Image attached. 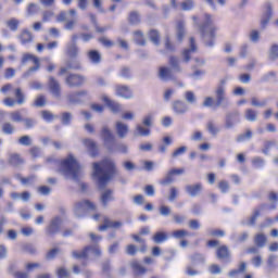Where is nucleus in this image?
<instances>
[{
	"label": "nucleus",
	"instance_id": "nucleus-51",
	"mask_svg": "<svg viewBox=\"0 0 278 278\" xmlns=\"http://www.w3.org/2000/svg\"><path fill=\"white\" fill-rule=\"evenodd\" d=\"M271 147H277L276 140L265 141L264 149L262 150V153H264V155H269V151H270Z\"/></svg>",
	"mask_w": 278,
	"mask_h": 278
},
{
	"label": "nucleus",
	"instance_id": "nucleus-17",
	"mask_svg": "<svg viewBox=\"0 0 278 278\" xmlns=\"http://www.w3.org/2000/svg\"><path fill=\"white\" fill-rule=\"evenodd\" d=\"M238 123H240V112L235 111L226 115V121H225L226 129H231V127H233V125H238Z\"/></svg>",
	"mask_w": 278,
	"mask_h": 278
},
{
	"label": "nucleus",
	"instance_id": "nucleus-19",
	"mask_svg": "<svg viewBox=\"0 0 278 278\" xmlns=\"http://www.w3.org/2000/svg\"><path fill=\"white\" fill-rule=\"evenodd\" d=\"M66 84L67 86H70V88H77L84 85V78L81 77V75L70 74L66 77Z\"/></svg>",
	"mask_w": 278,
	"mask_h": 278
},
{
	"label": "nucleus",
	"instance_id": "nucleus-58",
	"mask_svg": "<svg viewBox=\"0 0 278 278\" xmlns=\"http://www.w3.org/2000/svg\"><path fill=\"white\" fill-rule=\"evenodd\" d=\"M40 8L36 3H29L27 7L28 16H33V14H38Z\"/></svg>",
	"mask_w": 278,
	"mask_h": 278
},
{
	"label": "nucleus",
	"instance_id": "nucleus-53",
	"mask_svg": "<svg viewBox=\"0 0 278 278\" xmlns=\"http://www.w3.org/2000/svg\"><path fill=\"white\" fill-rule=\"evenodd\" d=\"M128 21L131 25H138L140 23V14L136 11L130 12Z\"/></svg>",
	"mask_w": 278,
	"mask_h": 278
},
{
	"label": "nucleus",
	"instance_id": "nucleus-36",
	"mask_svg": "<svg viewBox=\"0 0 278 278\" xmlns=\"http://www.w3.org/2000/svg\"><path fill=\"white\" fill-rule=\"evenodd\" d=\"M18 39L21 40L22 45H27V42H31V40H34V37L29 30L24 29L20 34Z\"/></svg>",
	"mask_w": 278,
	"mask_h": 278
},
{
	"label": "nucleus",
	"instance_id": "nucleus-32",
	"mask_svg": "<svg viewBox=\"0 0 278 278\" xmlns=\"http://www.w3.org/2000/svg\"><path fill=\"white\" fill-rule=\"evenodd\" d=\"M101 268L106 278H112V261L110 258L101 263Z\"/></svg>",
	"mask_w": 278,
	"mask_h": 278
},
{
	"label": "nucleus",
	"instance_id": "nucleus-56",
	"mask_svg": "<svg viewBox=\"0 0 278 278\" xmlns=\"http://www.w3.org/2000/svg\"><path fill=\"white\" fill-rule=\"evenodd\" d=\"M18 144H21L22 147H31V137L25 135V136H22L20 139H18Z\"/></svg>",
	"mask_w": 278,
	"mask_h": 278
},
{
	"label": "nucleus",
	"instance_id": "nucleus-14",
	"mask_svg": "<svg viewBox=\"0 0 278 278\" xmlns=\"http://www.w3.org/2000/svg\"><path fill=\"white\" fill-rule=\"evenodd\" d=\"M22 64H33L30 71H38L40 68V59L34 54H23Z\"/></svg>",
	"mask_w": 278,
	"mask_h": 278
},
{
	"label": "nucleus",
	"instance_id": "nucleus-61",
	"mask_svg": "<svg viewBox=\"0 0 278 278\" xmlns=\"http://www.w3.org/2000/svg\"><path fill=\"white\" fill-rule=\"evenodd\" d=\"M41 118H43V121H46V123H51L54 118V115H53V113H51L49 111H42Z\"/></svg>",
	"mask_w": 278,
	"mask_h": 278
},
{
	"label": "nucleus",
	"instance_id": "nucleus-60",
	"mask_svg": "<svg viewBox=\"0 0 278 278\" xmlns=\"http://www.w3.org/2000/svg\"><path fill=\"white\" fill-rule=\"evenodd\" d=\"M264 164H265V161L261 156H255L252 160V165L254 166V168H262V166H264Z\"/></svg>",
	"mask_w": 278,
	"mask_h": 278
},
{
	"label": "nucleus",
	"instance_id": "nucleus-54",
	"mask_svg": "<svg viewBox=\"0 0 278 278\" xmlns=\"http://www.w3.org/2000/svg\"><path fill=\"white\" fill-rule=\"evenodd\" d=\"M56 276L58 278H68L71 277V271L66 267H59L56 269Z\"/></svg>",
	"mask_w": 278,
	"mask_h": 278
},
{
	"label": "nucleus",
	"instance_id": "nucleus-50",
	"mask_svg": "<svg viewBox=\"0 0 278 278\" xmlns=\"http://www.w3.org/2000/svg\"><path fill=\"white\" fill-rule=\"evenodd\" d=\"M253 138V131L248 129L245 134H241L237 137V142H244L245 140H251Z\"/></svg>",
	"mask_w": 278,
	"mask_h": 278
},
{
	"label": "nucleus",
	"instance_id": "nucleus-15",
	"mask_svg": "<svg viewBox=\"0 0 278 278\" xmlns=\"http://www.w3.org/2000/svg\"><path fill=\"white\" fill-rule=\"evenodd\" d=\"M102 101L105 103L106 108L113 112V114H118L123 112V105L121 103L110 99L108 96H102Z\"/></svg>",
	"mask_w": 278,
	"mask_h": 278
},
{
	"label": "nucleus",
	"instance_id": "nucleus-37",
	"mask_svg": "<svg viewBox=\"0 0 278 278\" xmlns=\"http://www.w3.org/2000/svg\"><path fill=\"white\" fill-rule=\"evenodd\" d=\"M72 257H74V260H90L88 256V251L86 250V247L81 251H77V250L73 251Z\"/></svg>",
	"mask_w": 278,
	"mask_h": 278
},
{
	"label": "nucleus",
	"instance_id": "nucleus-11",
	"mask_svg": "<svg viewBox=\"0 0 278 278\" xmlns=\"http://www.w3.org/2000/svg\"><path fill=\"white\" fill-rule=\"evenodd\" d=\"M88 97V90L74 91L67 94V101L71 105H81L86 103Z\"/></svg>",
	"mask_w": 278,
	"mask_h": 278
},
{
	"label": "nucleus",
	"instance_id": "nucleus-26",
	"mask_svg": "<svg viewBox=\"0 0 278 278\" xmlns=\"http://www.w3.org/2000/svg\"><path fill=\"white\" fill-rule=\"evenodd\" d=\"M110 201H114V190L106 189L104 192H102L100 197V202L103 205V207H108Z\"/></svg>",
	"mask_w": 278,
	"mask_h": 278
},
{
	"label": "nucleus",
	"instance_id": "nucleus-25",
	"mask_svg": "<svg viewBox=\"0 0 278 278\" xmlns=\"http://www.w3.org/2000/svg\"><path fill=\"white\" fill-rule=\"evenodd\" d=\"M65 53L67 58L75 59L79 55V48L77 47V42H70L66 46Z\"/></svg>",
	"mask_w": 278,
	"mask_h": 278
},
{
	"label": "nucleus",
	"instance_id": "nucleus-59",
	"mask_svg": "<svg viewBox=\"0 0 278 278\" xmlns=\"http://www.w3.org/2000/svg\"><path fill=\"white\" fill-rule=\"evenodd\" d=\"M59 253H60V248L51 249L46 254V260H55V257H58Z\"/></svg>",
	"mask_w": 278,
	"mask_h": 278
},
{
	"label": "nucleus",
	"instance_id": "nucleus-31",
	"mask_svg": "<svg viewBox=\"0 0 278 278\" xmlns=\"http://www.w3.org/2000/svg\"><path fill=\"white\" fill-rule=\"evenodd\" d=\"M176 31H177V40L181 42V40H184V37L186 36V22L178 21L176 25Z\"/></svg>",
	"mask_w": 278,
	"mask_h": 278
},
{
	"label": "nucleus",
	"instance_id": "nucleus-29",
	"mask_svg": "<svg viewBox=\"0 0 278 278\" xmlns=\"http://www.w3.org/2000/svg\"><path fill=\"white\" fill-rule=\"evenodd\" d=\"M85 248H86L89 260H90V255H93V257H101L102 252H101V247H99V244H90V245H86Z\"/></svg>",
	"mask_w": 278,
	"mask_h": 278
},
{
	"label": "nucleus",
	"instance_id": "nucleus-62",
	"mask_svg": "<svg viewBox=\"0 0 278 278\" xmlns=\"http://www.w3.org/2000/svg\"><path fill=\"white\" fill-rule=\"evenodd\" d=\"M269 60H278V46H271L269 50Z\"/></svg>",
	"mask_w": 278,
	"mask_h": 278
},
{
	"label": "nucleus",
	"instance_id": "nucleus-44",
	"mask_svg": "<svg viewBox=\"0 0 278 278\" xmlns=\"http://www.w3.org/2000/svg\"><path fill=\"white\" fill-rule=\"evenodd\" d=\"M14 94L16 99L15 102L17 103V105H23V103H25V93H23V89L16 88Z\"/></svg>",
	"mask_w": 278,
	"mask_h": 278
},
{
	"label": "nucleus",
	"instance_id": "nucleus-45",
	"mask_svg": "<svg viewBox=\"0 0 278 278\" xmlns=\"http://www.w3.org/2000/svg\"><path fill=\"white\" fill-rule=\"evenodd\" d=\"M72 121H73V114L71 112H63L61 114L62 125L68 126V125H71Z\"/></svg>",
	"mask_w": 278,
	"mask_h": 278
},
{
	"label": "nucleus",
	"instance_id": "nucleus-55",
	"mask_svg": "<svg viewBox=\"0 0 278 278\" xmlns=\"http://www.w3.org/2000/svg\"><path fill=\"white\" fill-rule=\"evenodd\" d=\"M149 38L153 45H160V33L157 30H150Z\"/></svg>",
	"mask_w": 278,
	"mask_h": 278
},
{
	"label": "nucleus",
	"instance_id": "nucleus-8",
	"mask_svg": "<svg viewBox=\"0 0 278 278\" xmlns=\"http://www.w3.org/2000/svg\"><path fill=\"white\" fill-rule=\"evenodd\" d=\"M88 212H97V205L90 200L79 201L74 206V214L76 218H84Z\"/></svg>",
	"mask_w": 278,
	"mask_h": 278
},
{
	"label": "nucleus",
	"instance_id": "nucleus-18",
	"mask_svg": "<svg viewBox=\"0 0 278 278\" xmlns=\"http://www.w3.org/2000/svg\"><path fill=\"white\" fill-rule=\"evenodd\" d=\"M185 192L187 194H189V197H199V194H201V192H203V184L201 182H197L194 185H187L185 187Z\"/></svg>",
	"mask_w": 278,
	"mask_h": 278
},
{
	"label": "nucleus",
	"instance_id": "nucleus-30",
	"mask_svg": "<svg viewBox=\"0 0 278 278\" xmlns=\"http://www.w3.org/2000/svg\"><path fill=\"white\" fill-rule=\"evenodd\" d=\"M192 53H197V43L194 42V38H190V48L184 50L182 55L185 58V62H190V56Z\"/></svg>",
	"mask_w": 278,
	"mask_h": 278
},
{
	"label": "nucleus",
	"instance_id": "nucleus-46",
	"mask_svg": "<svg viewBox=\"0 0 278 278\" xmlns=\"http://www.w3.org/2000/svg\"><path fill=\"white\" fill-rule=\"evenodd\" d=\"M251 105L253 108H266V105H268V100L264 99L260 101L257 98H251Z\"/></svg>",
	"mask_w": 278,
	"mask_h": 278
},
{
	"label": "nucleus",
	"instance_id": "nucleus-4",
	"mask_svg": "<svg viewBox=\"0 0 278 278\" xmlns=\"http://www.w3.org/2000/svg\"><path fill=\"white\" fill-rule=\"evenodd\" d=\"M191 264L185 267V275L187 277H197L201 275V270L197 269V266H203L205 264V255L199 252H195L189 256Z\"/></svg>",
	"mask_w": 278,
	"mask_h": 278
},
{
	"label": "nucleus",
	"instance_id": "nucleus-52",
	"mask_svg": "<svg viewBox=\"0 0 278 278\" xmlns=\"http://www.w3.org/2000/svg\"><path fill=\"white\" fill-rule=\"evenodd\" d=\"M277 255L270 254L267 258V266L270 270H275L277 268Z\"/></svg>",
	"mask_w": 278,
	"mask_h": 278
},
{
	"label": "nucleus",
	"instance_id": "nucleus-10",
	"mask_svg": "<svg viewBox=\"0 0 278 278\" xmlns=\"http://www.w3.org/2000/svg\"><path fill=\"white\" fill-rule=\"evenodd\" d=\"M62 217H53L46 227V236H49L50 238H53V236H58V233H60L62 229Z\"/></svg>",
	"mask_w": 278,
	"mask_h": 278
},
{
	"label": "nucleus",
	"instance_id": "nucleus-12",
	"mask_svg": "<svg viewBox=\"0 0 278 278\" xmlns=\"http://www.w3.org/2000/svg\"><path fill=\"white\" fill-rule=\"evenodd\" d=\"M216 257L220 260V262H225V264L231 263V251H229V247L220 245L217 248Z\"/></svg>",
	"mask_w": 278,
	"mask_h": 278
},
{
	"label": "nucleus",
	"instance_id": "nucleus-23",
	"mask_svg": "<svg viewBox=\"0 0 278 278\" xmlns=\"http://www.w3.org/2000/svg\"><path fill=\"white\" fill-rule=\"evenodd\" d=\"M157 77L161 81H175L177 80V75L173 71H159Z\"/></svg>",
	"mask_w": 278,
	"mask_h": 278
},
{
	"label": "nucleus",
	"instance_id": "nucleus-38",
	"mask_svg": "<svg viewBox=\"0 0 278 278\" xmlns=\"http://www.w3.org/2000/svg\"><path fill=\"white\" fill-rule=\"evenodd\" d=\"M87 55L92 64H99L101 62V53L97 50H90Z\"/></svg>",
	"mask_w": 278,
	"mask_h": 278
},
{
	"label": "nucleus",
	"instance_id": "nucleus-24",
	"mask_svg": "<svg viewBox=\"0 0 278 278\" xmlns=\"http://www.w3.org/2000/svg\"><path fill=\"white\" fill-rule=\"evenodd\" d=\"M135 277H142L147 275V267L142 266L138 261H132L130 264Z\"/></svg>",
	"mask_w": 278,
	"mask_h": 278
},
{
	"label": "nucleus",
	"instance_id": "nucleus-41",
	"mask_svg": "<svg viewBox=\"0 0 278 278\" xmlns=\"http://www.w3.org/2000/svg\"><path fill=\"white\" fill-rule=\"evenodd\" d=\"M266 235L264 233H258L255 236L254 238V243L256 244V247L258 249H264V247H266Z\"/></svg>",
	"mask_w": 278,
	"mask_h": 278
},
{
	"label": "nucleus",
	"instance_id": "nucleus-64",
	"mask_svg": "<svg viewBox=\"0 0 278 278\" xmlns=\"http://www.w3.org/2000/svg\"><path fill=\"white\" fill-rule=\"evenodd\" d=\"M186 151H188V147L182 146V147L176 149V150L172 153V157H179V155H184V153H186Z\"/></svg>",
	"mask_w": 278,
	"mask_h": 278
},
{
	"label": "nucleus",
	"instance_id": "nucleus-3",
	"mask_svg": "<svg viewBox=\"0 0 278 278\" xmlns=\"http://www.w3.org/2000/svg\"><path fill=\"white\" fill-rule=\"evenodd\" d=\"M228 77H224L219 80V84L215 88V108H223L226 110L230 105L229 98H227V91L225 86H227Z\"/></svg>",
	"mask_w": 278,
	"mask_h": 278
},
{
	"label": "nucleus",
	"instance_id": "nucleus-48",
	"mask_svg": "<svg viewBox=\"0 0 278 278\" xmlns=\"http://www.w3.org/2000/svg\"><path fill=\"white\" fill-rule=\"evenodd\" d=\"M2 134H5L7 136H12L14 134V125L12 123L7 122L2 125Z\"/></svg>",
	"mask_w": 278,
	"mask_h": 278
},
{
	"label": "nucleus",
	"instance_id": "nucleus-43",
	"mask_svg": "<svg viewBox=\"0 0 278 278\" xmlns=\"http://www.w3.org/2000/svg\"><path fill=\"white\" fill-rule=\"evenodd\" d=\"M245 119H248L250 123H255L257 121V111L253 109H247L244 113Z\"/></svg>",
	"mask_w": 278,
	"mask_h": 278
},
{
	"label": "nucleus",
	"instance_id": "nucleus-5",
	"mask_svg": "<svg viewBox=\"0 0 278 278\" xmlns=\"http://www.w3.org/2000/svg\"><path fill=\"white\" fill-rule=\"evenodd\" d=\"M56 21L58 23H65L64 29H66L67 31H73L78 23L77 11H75V9H71L68 13L66 11H63L59 13V15L56 16Z\"/></svg>",
	"mask_w": 278,
	"mask_h": 278
},
{
	"label": "nucleus",
	"instance_id": "nucleus-40",
	"mask_svg": "<svg viewBox=\"0 0 278 278\" xmlns=\"http://www.w3.org/2000/svg\"><path fill=\"white\" fill-rule=\"evenodd\" d=\"M134 40L136 45H139L140 47H144L147 45V40L144 39V34L142 31L137 30L134 33Z\"/></svg>",
	"mask_w": 278,
	"mask_h": 278
},
{
	"label": "nucleus",
	"instance_id": "nucleus-9",
	"mask_svg": "<svg viewBox=\"0 0 278 278\" xmlns=\"http://www.w3.org/2000/svg\"><path fill=\"white\" fill-rule=\"evenodd\" d=\"M100 136L109 153H114L116 151V137L114 136L112 130H110L108 126H103L101 128Z\"/></svg>",
	"mask_w": 278,
	"mask_h": 278
},
{
	"label": "nucleus",
	"instance_id": "nucleus-42",
	"mask_svg": "<svg viewBox=\"0 0 278 278\" xmlns=\"http://www.w3.org/2000/svg\"><path fill=\"white\" fill-rule=\"evenodd\" d=\"M7 27L11 30V31H17L18 30V25H21V21H18L17 18H10L5 22Z\"/></svg>",
	"mask_w": 278,
	"mask_h": 278
},
{
	"label": "nucleus",
	"instance_id": "nucleus-33",
	"mask_svg": "<svg viewBox=\"0 0 278 278\" xmlns=\"http://www.w3.org/2000/svg\"><path fill=\"white\" fill-rule=\"evenodd\" d=\"M152 240L155 244H162L163 242H166V240H168V232L157 231L152 237Z\"/></svg>",
	"mask_w": 278,
	"mask_h": 278
},
{
	"label": "nucleus",
	"instance_id": "nucleus-47",
	"mask_svg": "<svg viewBox=\"0 0 278 278\" xmlns=\"http://www.w3.org/2000/svg\"><path fill=\"white\" fill-rule=\"evenodd\" d=\"M175 181L170 172H168L163 179L159 181L161 186H170Z\"/></svg>",
	"mask_w": 278,
	"mask_h": 278
},
{
	"label": "nucleus",
	"instance_id": "nucleus-63",
	"mask_svg": "<svg viewBox=\"0 0 278 278\" xmlns=\"http://www.w3.org/2000/svg\"><path fill=\"white\" fill-rule=\"evenodd\" d=\"M218 188L223 194H226V192H229V182H227V180H222L218 184Z\"/></svg>",
	"mask_w": 278,
	"mask_h": 278
},
{
	"label": "nucleus",
	"instance_id": "nucleus-35",
	"mask_svg": "<svg viewBox=\"0 0 278 278\" xmlns=\"http://www.w3.org/2000/svg\"><path fill=\"white\" fill-rule=\"evenodd\" d=\"M266 5L267 10L261 20V25H263V27H266V25H268V21L273 18V5L270 3H267Z\"/></svg>",
	"mask_w": 278,
	"mask_h": 278
},
{
	"label": "nucleus",
	"instance_id": "nucleus-49",
	"mask_svg": "<svg viewBox=\"0 0 278 278\" xmlns=\"http://www.w3.org/2000/svg\"><path fill=\"white\" fill-rule=\"evenodd\" d=\"M206 129H207L208 134H211L212 136H217V134L219 131L218 127H216V125L214 124L213 121L207 122Z\"/></svg>",
	"mask_w": 278,
	"mask_h": 278
},
{
	"label": "nucleus",
	"instance_id": "nucleus-6",
	"mask_svg": "<svg viewBox=\"0 0 278 278\" xmlns=\"http://www.w3.org/2000/svg\"><path fill=\"white\" fill-rule=\"evenodd\" d=\"M201 34L205 40L211 38L208 42H206V47H214V34L216 31V26H214V21L212 20V15H205V21L202 26H200Z\"/></svg>",
	"mask_w": 278,
	"mask_h": 278
},
{
	"label": "nucleus",
	"instance_id": "nucleus-57",
	"mask_svg": "<svg viewBox=\"0 0 278 278\" xmlns=\"http://www.w3.org/2000/svg\"><path fill=\"white\" fill-rule=\"evenodd\" d=\"M17 179H20L23 186H27V184H34V181L36 180V176L31 175L28 177H21V175H17Z\"/></svg>",
	"mask_w": 278,
	"mask_h": 278
},
{
	"label": "nucleus",
	"instance_id": "nucleus-2",
	"mask_svg": "<svg viewBox=\"0 0 278 278\" xmlns=\"http://www.w3.org/2000/svg\"><path fill=\"white\" fill-rule=\"evenodd\" d=\"M79 163L75 160L73 154H70L67 159L61 163V173L65 179H72L73 181H79Z\"/></svg>",
	"mask_w": 278,
	"mask_h": 278
},
{
	"label": "nucleus",
	"instance_id": "nucleus-27",
	"mask_svg": "<svg viewBox=\"0 0 278 278\" xmlns=\"http://www.w3.org/2000/svg\"><path fill=\"white\" fill-rule=\"evenodd\" d=\"M9 164L10 166L17 168V166H22V164H25V160H23V157H21V154L18 153H11L9 155Z\"/></svg>",
	"mask_w": 278,
	"mask_h": 278
},
{
	"label": "nucleus",
	"instance_id": "nucleus-28",
	"mask_svg": "<svg viewBox=\"0 0 278 278\" xmlns=\"http://www.w3.org/2000/svg\"><path fill=\"white\" fill-rule=\"evenodd\" d=\"M173 110L176 114H186L188 112V104L181 100H176L173 103Z\"/></svg>",
	"mask_w": 278,
	"mask_h": 278
},
{
	"label": "nucleus",
	"instance_id": "nucleus-16",
	"mask_svg": "<svg viewBox=\"0 0 278 278\" xmlns=\"http://www.w3.org/2000/svg\"><path fill=\"white\" fill-rule=\"evenodd\" d=\"M49 91L53 97L56 99H60L62 97V87L60 86V83L54 79L52 76L49 78Z\"/></svg>",
	"mask_w": 278,
	"mask_h": 278
},
{
	"label": "nucleus",
	"instance_id": "nucleus-34",
	"mask_svg": "<svg viewBox=\"0 0 278 278\" xmlns=\"http://www.w3.org/2000/svg\"><path fill=\"white\" fill-rule=\"evenodd\" d=\"M81 68V63L75 59H71L65 62V68H62V71H79Z\"/></svg>",
	"mask_w": 278,
	"mask_h": 278
},
{
	"label": "nucleus",
	"instance_id": "nucleus-7",
	"mask_svg": "<svg viewBox=\"0 0 278 278\" xmlns=\"http://www.w3.org/2000/svg\"><path fill=\"white\" fill-rule=\"evenodd\" d=\"M23 112L24 114H27V109H22L21 111H14L10 113V118L13 123H24L25 129H34L36 125H38V122L34 117H23L21 114Z\"/></svg>",
	"mask_w": 278,
	"mask_h": 278
},
{
	"label": "nucleus",
	"instance_id": "nucleus-20",
	"mask_svg": "<svg viewBox=\"0 0 278 278\" xmlns=\"http://www.w3.org/2000/svg\"><path fill=\"white\" fill-rule=\"evenodd\" d=\"M115 94L117 97H122L123 99H131V97H134L131 89L125 85H117L115 87Z\"/></svg>",
	"mask_w": 278,
	"mask_h": 278
},
{
	"label": "nucleus",
	"instance_id": "nucleus-1",
	"mask_svg": "<svg viewBox=\"0 0 278 278\" xmlns=\"http://www.w3.org/2000/svg\"><path fill=\"white\" fill-rule=\"evenodd\" d=\"M116 173V163L112 159H103L100 163H93L92 176L100 190H103L108 186V182L114 179Z\"/></svg>",
	"mask_w": 278,
	"mask_h": 278
},
{
	"label": "nucleus",
	"instance_id": "nucleus-22",
	"mask_svg": "<svg viewBox=\"0 0 278 278\" xmlns=\"http://www.w3.org/2000/svg\"><path fill=\"white\" fill-rule=\"evenodd\" d=\"M115 131L118 138H127V135L129 134V126L127 124H124L123 122H116Z\"/></svg>",
	"mask_w": 278,
	"mask_h": 278
},
{
	"label": "nucleus",
	"instance_id": "nucleus-21",
	"mask_svg": "<svg viewBox=\"0 0 278 278\" xmlns=\"http://www.w3.org/2000/svg\"><path fill=\"white\" fill-rule=\"evenodd\" d=\"M84 144L88 150L89 155H91V157H97V155H99V148L97 147V142H94V140L85 139Z\"/></svg>",
	"mask_w": 278,
	"mask_h": 278
},
{
	"label": "nucleus",
	"instance_id": "nucleus-39",
	"mask_svg": "<svg viewBox=\"0 0 278 278\" xmlns=\"http://www.w3.org/2000/svg\"><path fill=\"white\" fill-rule=\"evenodd\" d=\"M188 236H190V232L186 229L174 230L172 232V238H175V240H184V238H188Z\"/></svg>",
	"mask_w": 278,
	"mask_h": 278
},
{
	"label": "nucleus",
	"instance_id": "nucleus-13",
	"mask_svg": "<svg viewBox=\"0 0 278 278\" xmlns=\"http://www.w3.org/2000/svg\"><path fill=\"white\" fill-rule=\"evenodd\" d=\"M264 207H266V204H261L260 208H255L252 216L249 217V219H243L241 220V225L243 227H255V223H257V218H260V214L262 212V210H264Z\"/></svg>",
	"mask_w": 278,
	"mask_h": 278
}]
</instances>
